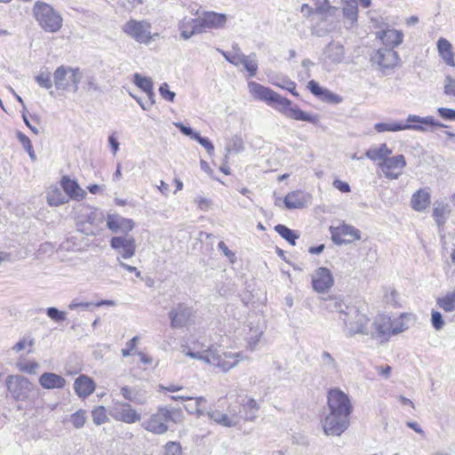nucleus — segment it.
<instances>
[{
	"instance_id": "obj_1",
	"label": "nucleus",
	"mask_w": 455,
	"mask_h": 455,
	"mask_svg": "<svg viewBox=\"0 0 455 455\" xmlns=\"http://www.w3.org/2000/svg\"><path fill=\"white\" fill-rule=\"evenodd\" d=\"M406 315H399L392 319L389 315H376L371 321L366 315H346L344 319V332L347 338L355 335L370 336L383 345L392 335L404 331L407 329L403 323Z\"/></svg>"
},
{
	"instance_id": "obj_2",
	"label": "nucleus",
	"mask_w": 455,
	"mask_h": 455,
	"mask_svg": "<svg viewBox=\"0 0 455 455\" xmlns=\"http://www.w3.org/2000/svg\"><path fill=\"white\" fill-rule=\"evenodd\" d=\"M248 88L254 99L265 101L268 106L290 119L305 121L314 124L319 122L317 115L302 111L297 105H293L290 100L282 97L268 87L256 82H249Z\"/></svg>"
},
{
	"instance_id": "obj_3",
	"label": "nucleus",
	"mask_w": 455,
	"mask_h": 455,
	"mask_svg": "<svg viewBox=\"0 0 455 455\" xmlns=\"http://www.w3.org/2000/svg\"><path fill=\"white\" fill-rule=\"evenodd\" d=\"M182 353L193 359L201 360L206 363L217 366L222 371H229L240 361L249 360V357L247 355H243V353L225 352L220 354L217 347L214 345H202V349L198 351H196L188 346H183Z\"/></svg>"
},
{
	"instance_id": "obj_4",
	"label": "nucleus",
	"mask_w": 455,
	"mask_h": 455,
	"mask_svg": "<svg viewBox=\"0 0 455 455\" xmlns=\"http://www.w3.org/2000/svg\"><path fill=\"white\" fill-rule=\"evenodd\" d=\"M183 413L180 408L160 406L155 413L144 419L141 427L153 434L164 435L168 429V422L181 423Z\"/></svg>"
},
{
	"instance_id": "obj_5",
	"label": "nucleus",
	"mask_w": 455,
	"mask_h": 455,
	"mask_svg": "<svg viewBox=\"0 0 455 455\" xmlns=\"http://www.w3.org/2000/svg\"><path fill=\"white\" fill-rule=\"evenodd\" d=\"M407 123L408 124H405L393 121L377 123L374 125V129L379 133L385 132H400L404 130H412L424 132L427 131V128L424 125H428L431 127H446L445 124L435 121L432 116L421 117L417 115H409L407 116Z\"/></svg>"
},
{
	"instance_id": "obj_6",
	"label": "nucleus",
	"mask_w": 455,
	"mask_h": 455,
	"mask_svg": "<svg viewBox=\"0 0 455 455\" xmlns=\"http://www.w3.org/2000/svg\"><path fill=\"white\" fill-rule=\"evenodd\" d=\"M32 14L38 26L47 33H57L63 26V18L51 4L36 1Z\"/></svg>"
},
{
	"instance_id": "obj_7",
	"label": "nucleus",
	"mask_w": 455,
	"mask_h": 455,
	"mask_svg": "<svg viewBox=\"0 0 455 455\" xmlns=\"http://www.w3.org/2000/svg\"><path fill=\"white\" fill-rule=\"evenodd\" d=\"M152 25L146 20H127L122 27V31L130 38L141 44H149L159 36L158 33H152Z\"/></svg>"
},
{
	"instance_id": "obj_8",
	"label": "nucleus",
	"mask_w": 455,
	"mask_h": 455,
	"mask_svg": "<svg viewBox=\"0 0 455 455\" xmlns=\"http://www.w3.org/2000/svg\"><path fill=\"white\" fill-rule=\"evenodd\" d=\"M82 78V73L78 68L60 66L53 73V82L57 90L78 91V84Z\"/></svg>"
},
{
	"instance_id": "obj_9",
	"label": "nucleus",
	"mask_w": 455,
	"mask_h": 455,
	"mask_svg": "<svg viewBox=\"0 0 455 455\" xmlns=\"http://www.w3.org/2000/svg\"><path fill=\"white\" fill-rule=\"evenodd\" d=\"M327 404L330 412L350 418L353 411L352 402L345 392L339 388H331L328 391Z\"/></svg>"
},
{
	"instance_id": "obj_10",
	"label": "nucleus",
	"mask_w": 455,
	"mask_h": 455,
	"mask_svg": "<svg viewBox=\"0 0 455 455\" xmlns=\"http://www.w3.org/2000/svg\"><path fill=\"white\" fill-rule=\"evenodd\" d=\"M371 61L377 65L383 75H389L400 66L401 59L396 51L392 48L381 47L371 56Z\"/></svg>"
},
{
	"instance_id": "obj_11",
	"label": "nucleus",
	"mask_w": 455,
	"mask_h": 455,
	"mask_svg": "<svg viewBox=\"0 0 455 455\" xmlns=\"http://www.w3.org/2000/svg\"><path fill=\"white\" fill-rule=\"evenodd\" d=\"M6 387L12 396L17 401H25L33 390V384L22 375H10L7 377Z\"/></svg>"
},
{
	"instance_id": "obj_12",
	"label": "nucleus",
	"mask_w": 455,
	"mask_h": 455,
	"mask_svg": "<svg viewBox=\"0 0 455 455\" xmlns=\"http://www.w3.org/2000/svg\"><path fill=\"white\" fill-rule=\"evenodd\" d=\"M246 327L248 328L245 337L247 341L246 347L250 351H254L266 330V322L259 315H251L247 320Z\"/></svg>"
},
{
	"instance_id": "obj_13",
	"label": "nucleus",
	"mask_w": 455,
	"mask_h": 455,
	"mask_svg": "<svg viewBox=\"0 0 455 455\" xmlns=\"http://www.w3.org/2000/svg\"><path fill=\"white\" fill-rule=\"evenodd\" d=\"M350 418L329 412L323 422L324 434L327 435L339 436L349 427Z\"/></svg>"
},
{
	"instance_id": "obj_14",
	"label": "nucleus",
	"mask_w": 455,
	"mask_h": 455,
	"mask_svg": "<svg viewBox=\"0 0 455 455\" xmlns=\"http://www.w3.org/2000/svg\"><path fill=\"white\" fill-rule=\"evenodd\" d=\"M110 246L113 250L116 251L120 259H131L136 252V242L133 236L118 235L113 236L109 241Z\"/></svg>"
},
{
	"instance_id": "obj_15",
	"label": "nucleus",
	"mask_w": 455,
	"mask_h": 455,
	"mask_svg": "<svg viewBox=\"0 0 455 455\" xmlns=\"http://www.w3.org/2000/svg\"><path fill=\"white\" fill-rule=\"evenodd\" d=\"M331 239L336 244L350 243L361 238L360 230L354 226L342 224L339 227H331Z\"/></svg>"
},
{
	"instance_id": "obj_16",
	"label": "nucleus",
	"mask_w": 455,
	"mask_h": 455,
	"mask_svg": "<svg viewBox=\"0 0 455 455\" xmlns=\"http://www.w3.org/2000/svg\"><path fill=\"white\" fill-rule=\"evenodd\" d=\"M379 166L386 178L396 180L406 166L405 157L403 155L389 156L384 163H379Z\"/></svg>"
},
{
	"instance_id": "obj_17",
	"label": "nucleus",
	"mask_w": 455,
	"mask_h": 455,
	"mask_svg": "<svg viewBox=\"0 0 455 455\" xmlns=\"http://www.w3.org/2000/svg\"><path fill=\"white\" fill-rule=\"evenodd\" d=\"M135 224L132 219H126L119 214H108L107 227L114 233H122L124 235H128L134 228Z\"/></svg>"
},
{
	"instance_id": "obj_18",
	"label": "nucleus",
	"mask_w": 455,
	"mask_h": 455,
	"mask_svg": "<svg viewBox=\"0 0 455 455\" xmlns=\"http://www.w3.org/2000/svg\"><path fill=\"white\" fill-rule=\"evenodd\" d=\"M110 415L113 419L118 421H123L127 424H132L140 420L141 417L139 412L133 410L130 403H121L112 409Z\"/></svg>"
},
{
	"instance_id": "obj_19",
	"label": "nucleus",
	"mask_w": 455,
	"mask_h": 455,
	"mask_svg": "<svg viewBox=\"0 0 455 455\" xmlns=\"http://www.w3.org/2000/svg\"><path fill=\"white\" fill-rule=\"evenodd\" d=\"M333 277L327 267H319L312 275V285L315 291L324 292L333 285Z\"/></svg>"
},
{
	"instance_id": "obj_20",
	"label": "nucleus",
	"mask_w": 455,
	"mask_h": 455,
	"mask_svg": "<svg viewBox=\"0 0 455 455\" xmlns=\"http://www.w3.org/2000/svg\"><path fill=\"white\" fill-rule=\"evenodd\" d=\"M203 33L208 29H218L224 28L227 22V16L213 12H206L199 15Z\"/></svg>"
},
{
	"instance_id": "obj_21",
	"label": "nucleus",
	"mask_w": 455,
	"mask_h": 455,
	"mask_svg": "<svg viewBox=\"0 0 455 455\" xmlns=\"http://www.w3.org/2000/svg\"><path fill=\"white\" fill-rule=\"evenodd\" d=\"M202 25L200 23L199 17L197 18H188L184 17L179 22V30L180 31V36L184 40H188L194 35L202 34Z\"/></svg>"
},
{
	"instance_id": "obj_22",
	"label": "nucleus",
	"mask_w": 455,
	"mask_h": 455,
	"mask_svg": "<svg viewBox=\"0 0 455 455\" xmlns=\"http://www.w3.org/2000/svg\"><path fill=\"white\" fill-rule=\"evenodd\" d=\"M60 185L66 196L69 199L82 201L86 196V191L83 189L79 184L67 176H64L60 180Z\"/></svg>"
},
{
	"instance_id": "obj_23",
	"label": "nucleus",
	"mask_w": 455,
	"mask_h": 455,
	"mask_svg": "<svg viewBox=\"0 0 455 455\" xmlns=\"http://www.w3.org/2000/svg\"><path fill=\"white\" fill-rule=\"evenodd\" d=\"M345 56L344 46L337 42L330 43L323 51V61L325 64L337 65Z\"/></svg>"
},
{
	"instance_id": "obj_24",
	"label": "nucleus",
	"mask_w": 455,
	"mask_h": 455,
	"mask_svg": "<svg viewBox=\"0 0 455 455\" xmlns=\"http://www.w3.org/2000/svg\"><path fill=\"white\" fill-rule=\"evenodd\" d=\"M114 306L115 301L110 299L99 300V301H84L78 298L74 299L68 308L70 311L92 312L96 310L100 306Z\"/></svg>"
},
{
	"instance_id": "obj_25",
	"label": "nucleus",
	"mask_w": 455,
	"mask_h": 455,
	"mask_svg": "<svg viewBox=\"0 0 455 455\" xmlns=\"http://www.w3.org/2000/svg\"><path fill=\"white\" fill-rule=\"evenodd\" d=\"M376 36L385 44V47L392 48L400 45L403 40V34L401 30L383 29L377 32Z\"/></svg>"
},
{
	"instance_id": "obj_26",
	"label": "nucleus",
	"mask_w": 455,
	"mask_h": 455,
	"mask_svg": "<svg viewBox=\"0 0 455 455\" xmlns=\"http://www.w3.org/2000/svg\"><path fill=\"white\" fill-rule=\"evenodd\" d=\"M431 204V196L429 188H420L412 194L411 197V206L416 212L426 211Z\"/></svg>"
},
{
	"instance_id": "obj_27",
	"label": "nucleus",
	"mask_w": 455,
	"mask_h": 455,
	"mask_svg": "<svg viewBox=\"0 0 455 455\" xmlns=\"http://www.w3.org/2000/svg\"><path fill=\"white\" fill-rule=\"evenodd\" d=\"M352 299L347 298L342 299L339 297H331L328 299H326V308L331 311V313H346L347 310L348 311H354L357 310L359 311V307L355 306H352Z\"/></svg>"
},
{
	"instance_id": "obj_28",
	"label": "nucleus",
	"mask_w": 455,
	"mask_h": 455,
	"mask_svg": "<svg viewBox=\"0 0 455 455\" xmlns=\"http://www.w3.org/2000/svg\"><path fill=\"white\" fill-rule=\"evenodd\" d=\"M451 212L447 203L435 201L433 204L432 217L439 229H443Z\"/></svg>"
},
{
	"instance_id": "obj_29",
	"label": "nucleus",
	"mask_w": 455,
	"mask_h": 455,
	"mask_svg": "<svg viewBox=\"0 0 455 455\" xmlns=\"http://www.w3.org/2000/svg\"><path fill=\"white\" fill-rule=\"evenodd\" d=\"M120 392L125 400L138 405L145 404L148 401L147 391L140 387L124 386L121 387Z\"/></svg>"
},
{
	"instance_id": "obj_30",
	"label": "nucleus",
	"mask_w": 455,
	"mask_h": 455,
	"mask_svg": "<svg viewBox=\"0 0 455 455\" xmlns=\"http://www.w3.org/2000/svg\"><path fill=\"white\" fill-rule=\"evenodd\" d=\"M74 390L79 397L85 398L94 392L95 383L90 377L80 375L75 379Z\"/></svg>"
},
{
	"instance_id": "obj_31",
	"label": "nucleus",
	"mask_w": 455,
	"mask_h": 455,
	"mask_svg": "<svg viewBox=\"0 0 455 455\" xmlns=\"http://www.w3.org/2000/svg\"><path fill=\"white\" fill-rule=\"evenodd\" d=\"M206 415L210 419L223 427H235L240 421L238 414H227L220 411H207Z\"/></svg>"
},
{
	"instance_id": "obj_32",
	"label": "nucleus",
	"mask_w": 455,
	"mask_h": 455,
	"mask_svg": "<svg viewBox=\"0 0 455 455\" xmlns=\"http://www.w3.org/2000/svg\"><path fill=\"white\" fill-rule=\"evenodd\" d=\"M39 384L44 389H59L66 386L67 380L54 372H44L38 379Z\"/></svg>"
},
{
	"instance_id": "obj_33",
	"label": "nucleus",
	"mask_w": 455,
	"mask_h": 455,
	"mask_svg": "<svg viewBox=\"0 0 455 455\" xmlns=\"http://www.w3.org/2000/svg\"><path fill=\"white\" fill-rule=\"evenodd\" d=\"M309 196L301 190H295L284 197L283 203L287 209H301L307 205Z\"/></svg>"
},
{
	"instance_id": "obj_34",
	"label": "nucleus",
	"mask_w": 455,
	"mask_h": 455,
	"mask_svg": "<svg viewBox=\"0 0 455 455\" xmlns=\"http://www.w3.org/2000/svg\"><path fill=\"white\" fill-rule=\"evenodd\" d=\"M437 51L443 60L450 67L455 66L454 52L451 44L445 38L441 37L436 43Z\"/></svg>"
},
{
	"instance_id": "obj_35",
	"label": "nucleus",
	"mask_w": 455,
	"mask_h": 455,
	"mask_svg": "<svg viewBox=\"0 0 455 455\" xmlns=\"http://www.w3.org/2000/svg\"><path fill=\"white\" fill-rule=\"evenodd\" d=\"M246 400L241 402L242 411L243 412V419L248 421H252L257 418V413L260 409L259 403L251 397H245Z\"/></svg>"
},
{
	"instance_id": "obj_36",
	"label": "nucleus",
	"mask_w": 455,
	"mask_h": 455,
	"mask_svg": "<svg viewBox=\"0 0 455 455\" xmlns=\"http://www.w3.org/2000/svg\"><path fill=\"white\" fill-rule=\"evenodd\" d=\"M358 9L356 0H346L343 4V15L346 18L345 23L348 28H353L358 18Z\"/></svg>"
},
{
	"instance_id": "obj_37",
	"label": "nucleus",
	"mask_w": 455,
	"mask_h": 455,
	"mask_svg": "<svg viewBox=\"0 0 455 455\" xmlns=\"http://www.w3.org/2000/svg\"><path fill=\"white\" fill-rule=\"evenodd\" d=\"M392 154V150L387 147L386 143H382L378 148H371L365 153L367 158L371 161H379L384 163L389 156Z\"/></svg>"
},
{
	"instance_id": "obj_38",
	"label": "nucleus",
	"mask_w": 455,
	"mask_h": 455,
	"mask_svg": "<svg viewBox=\"0 0 455 455\" xmlns=\"http://www.w3.org/2000/svg\"><path fill=\"white\" fill-rule=\"evenodd\" d=\"M46 200L50 206H60L68 203V197L56 186L50 187L46 192Z\"/></svg>"
},
{
	"instance_id": "obj_39",
	"label": "nucleus",
	"mask_w": 455,
	"mask_h": 455,
	"mask_svg": "<svg viewBox=\"0 0 455 455\" xmlns=\"http://www.w3.org/2000/svg\"><path fill=\"white\" fill-rule=\"evenodd\" d=\"M307 88L315 96L323 97V99L330 100L334 101V102H339L340 101V98L338 95L331 92L327 89L322 88L318 84V83H316L314 80H311V81L308 82Z\"/></svg>"
},
{
	"instance_id": "obj_40",
	"label": "nucleus",
	"mask_w": 455,
	"mask_h": 455,
	"mask_svg": "<svg viewBox=\"0 0 455 455\" xmlns=\"http://www.w3.org/2000/svg\"><path fill=\"white\" fill-rule=\"evenodd\" d=\"M192 403L185 405V410L190 414H196L197 417L206 415L207 411L205 410L206 399L204 396L194 397Z\"/></svg>"
},
{
	"instance_id": "obj_41",
	"label": "nucleus",
	"mask_w": 455,
	"mask_h": 455,
	"mask_svg": "<svg viewBox=\"0 0 455 455\" xmlns=\"http://www.w3.org/2000/svg\"><path fill=\"white\" fill-rule=\"evenodd\" d=\"M76 216L80 222L92 223L95 220L94 209L84 204L79 205Z\"/></svg>"
},
{
	"instance_id": "obj_42",
	"label": "nucleus",
	"mask_w": 455,
	"mask_h": 455,
	"mask_svg": "<svg viewBox=\"0 0 455 455\" xmlns=\"http://www.w3.org/2000/svg\"><path fill=\"white\" fill-rule=\"evenodd\" d=\"M218 51L224 56V58L235 66H239L245 60V56L237 46H234L233 52H224L220 49Z\"/></svg>"
},
{
	"instance_id": "obj_43",
	"label": "nucleus",
	"mask_w": 455,
	"mask_h": 455,
	"mask_svg": "<svg viewBox=\"0 0 455 455\" xmlns=\"http://www.w3.org/2000/svg\"><path fill=\"white\" fill-rule=\"evenodd\" d=\"M16 367L20 371L28 374H36L39 363L35 361H27L22 355L16 362Z\"/></svg>"
},
{
	"instance_id": "obj_44",
	"label": "nucleus",
	"mask_w": 455,
	"mask_h": 455,
	"mask_svg": "<svg viewBox=\"0 0 455 455\" xmlns=\"http://www.w3.org/2000/svg\"><path fill=\"white\" fill-rule=\"evenodd\" d=\"M438 306L444 311H451L455 307V288L437 299Z\"/></svg>"
},
{
	"instance_id": "obj_45",
	"label": "nucleus",
	"mask_w": 455,
	"mask_h": 455,
	"mask_svg": "<svg viewBox=\"0 0 455 455\" xmlns=\"http://www.w3.org/2000/svg\"><path fill=\"white\" fill-rule=\"evenodd\" d=\"M275 230L288 243H290L292 245L296 244V240L299 238V235L295 234L293 230L281 224L276 225L275 227Z\"/></svg>"
},
{
	"instance_id": "obj_46",
	"label": "nucleus",
	"mask_w": 455,
	"mask_h": 455,
	"mask_svg": "<svg viewBox=\"0 0 455 455\" xmlns=\"http://www.w3.org/2000/svg\"><path fill=\"white\" fill-rule=\"evenodd\" d=\"M35 344V339L29 336L24 337L20 340H19L12 347V349L16 352L20 353L22 350L27 349V354L33 353V347Z\"/></svg>"
},
{
	"instance_id": "obj_47",
	"label": "nucleus",
	"mask_w": 455,
	"mask_h": 455,
	"mask_svg": "<svg viewBox=\"0 0 455 455\" xmlns=\"http://www.w3.org/2000/svg\"><path fill=\"white\" fill-rule=\"evenodd\" d=\"M92 421L95 425L100 426L108 420L107 411L104 406H98L92 411Z\"/></svg>"
},
{
	"instance_id": "obj_48",
	"label": "nucleus",
	"mask_w": 455,
	"mask_h": 455,
	"mask_svg": "<svg viewBox=\"0 0 455 455\" xmlns=\"http://www.w3.org/2000/svg\"><path fill=\"white\" fill-rule=\"evenodd\" d=\"M133 83L140 88L144 92L153 88V82L151 78L148 76H142L139 73H135L133 76Z\"/></svg>"
},
{
	"instance_id": "obj_49",
	"label": "nucleus",
	"mask_w": 455,
	"mask_h": 455,
	"mask_svg": "<svg viewBox=\"0 0 455 455\" xmlns=\"http://www.w3.org/2000/svg\"><path fill=\"white\" fill-rule=\"evenodd\" d=\"M162 455H183L182 447L179 442L170 441L163 446Z\"/></svg>"
},
{
	"instance_id": "obj_50",
	"label": "nucleus",
	"mask_w": 455,
	"mask_h": 455,
	"mask_svg": "<svg viewBox=\"0 0 455 455\" xmlns=\"http://www.w3.org/2000/svg\"><path fill=\"white\" fill-rule=\"evenodd\" d=\"M242 64L244 66L245 69L249 72L251 76H256L258 70V62L255 53L245 56V60H243Z\"/></svg>"
},
{
	"instance_id": "obj_51",
	"label": "nucleus",
	"mask_w": 455,
	"mask_h": 455,
	"mask_svg": "<svg viewBox=\"0 0 455 455\" xmlns=\"http://www.w3.org/2000/svg\"><path fill=\"white\" fill-rule=\"evenodd\" d=\"M86 411L84 410H79L70 416V421L76 428H82L86 422Z\"/></svg>"
},
{
	"instance_id": "obj_52",
	"label": "nucleus",
	"mask_w": 455,
	"mask_h": 455,
	"mask_svg": "<svg viewBox=\"0 0 455 455\" xmlns=\"http://www.w3.org/2000/svg\"><path fill=\"white\" fill-rule=\"evenodd\" d=\"M322 365L328 370L337 371L338 363L333 356L327 351H323L321 355Z\"/></svg>"
},
{
	"instance_id": "obj_53",
	"label": "nucleus",
	"mask_w": 455,
	"mask_h": 455,
	"mask_svg": "<svg viewBox=\"0 0 455 455\" xmlns=\"http://www.w3.org/2000/svg\"><path fill=\"white\" fill-rule=\"evenodd\" d=\"M36 83L44 89H51L52 87V82L51 79V74L48 71L41 72L35 77Z\"/></svg>"
},
{
	"instance_id": "obj_54",
	"label": "nucleus",
	"mask_w": 455,
	"mask_h": 455,
	"mask_svg": "<svg viewBox=\"0 0 455 455\" xmlns=\"http://www.w3.org/2000/svg\"><path fill=\"white\" fill-rule=\"evenodd\" d=\"M159 93L163 99L171 102L174 100V98L176 96L174 92L170 91L169 85L166 83L161 84L159 88Z\"/></svg>"
},
{
	"instance_id": "obj_55",
	"label": "nucleus",
	"mask_w": 455,
	"mask_h": 455,
	"mask_svg": "<svg viewBox=\"0 0 455 455\" xmlns=\"http://www.w3.org/2000/svg\"><path fill=\"white\" fill-rule=\"evenodd\" d=\"M398 292L393 288H387L385 293L386 302L394 306L398 304Z\"/></svg>"
},
{
	"instance_id": "obj_56",
	"label": "nucleus",
	"mask_w": 455,
	"mask_h": 455,
	"mask_svg": "<svg viewBox=\"0 0 455 455\" xmlns=\"http://www.w3.org/2000/svg\"><path fill=\"white\" fill-rule=\"evenodd\" d=\"M188 315H172L171 324L173 328H180L186 325Z\"/></svg>"
},
{
	"instance_id": "obj_57",
	"label": "nucleus",
	"mask_w": 455,
	"mask_h": 455,
	"mask_svg": "<svg viewBox=\"0 0 455 455\" xmlns=\"http://www.w3.org/2000/svg\"><path fill=\"white\" fill-rule=\"evenodd\" d=\"M276 85L282 89L289 91L293 96H299V93L296 91V84L291 80L283 79L281 83L276 84Z\"/></svg>"
},
{
	"instance_id": "obj_58",
	"label": "nucleus",
	"mask_w": 455,
	"mask_h": 455,
	"mask_svg": "<svg viewBox=\"0 0 455 455\" xmlns=\"http://www.w3.org/2000/svg\"><path fill=\"white\" fill-rule=\"evenodd\" d=\"M444 93L455 97V79L447 76L444 81Z\"/></svg>"
},
{
	"instance_id": "obj_59",
	"label": "nucleus",
	"mask_w": 455,
	"mask_h": 455,
	"mask_svg": "<svg viewBox=\"0 0 455 455\" xmlns=\"http://www.w3.org/2000/svg\"><path fill=\"white\" fill-rule=\"evenodd\" d=\"M437 113L444 120L455 121V110L447 108H438Z\"/></svg>"
},
{
	"instance_id": "obj_60",
	"label": "nucleus",
	"mask_w": 455,
	"mask_h": 455,
	"mask_svg": "<svg viewBox=\"0 0 455 455\" xmlns=\"http://www.w3.org/2000/svg\"><path fill=\"white\" fill-rule=\"evenodd\" d=\"M196 140L206 149L210 156L213 154L214 146L207 138H204L199 134L198 136H196Z\"/></svg>"
},
{
	"instance_id": "obj_61",
	"label": "nucleus",
	"mask_w": 455,
	"mask_h": 455,
	"mask_svg": "<svg viewBox=\"0 0 455 455\" xmlns=\"http://www.w3.org/2000/svg\"><path fill=\"white\" fill-rule=\"evenodd\" d=\"M175 126L177 128H179V130L186 136H188L190 137V139L192 140H196V136H198L199 133L198 132H196L193 131L192 128L188 127V126H186L184 125L183 124L181 123H176L175 124Z\"/></svg>"
},
{
	"instance_id": "obj_62",
	"label": "nucleus",
	"mask_w": 455,
	"mask_h": 455,
	"mask_svg": "<svg viewBox=\"0 0 455 455\" xmlns=\"http://www.w3.org/2000/svg\"><path fill=\"white\" fill-rule=\"evenodd\" d=\"M139 337L135 336L126 343V347L122 349V355L127 357L131 355V352L137 345Z\"/></svg>"
},
{
	"instance_id": "obj_63",
	"label": "nucleus",
	"mask_w": 455,
	"mask_h": 455,
	"mask_svg": "<svg viewBox=\"0 0 455 455\" xmlns=\"http://www.w3.org/2000/svg\"><path fill=\"white\" fill-rule=\"evenodd\" d=\"M243 142L242 139L235 137L233 139L232 146L228 147V152H231V151L240 152L243 150Z\"/></svg>"
},
{
	"instance_id": "obj_64",
	"label": "nucleus",
	"mask_w": 455,
	"mask_h": 455,
	"mask_svg": "<svg viewBox=\"0 0 455 455\" xmlns=\"http://www.w3.org/2000/svg\"><path fill=\"white\" fill-rule=\"evenodd\" d=\"M314 4L316 12L319 13H324L330 9L327 0H315Z\"/></svg>"
}]
</instances>
